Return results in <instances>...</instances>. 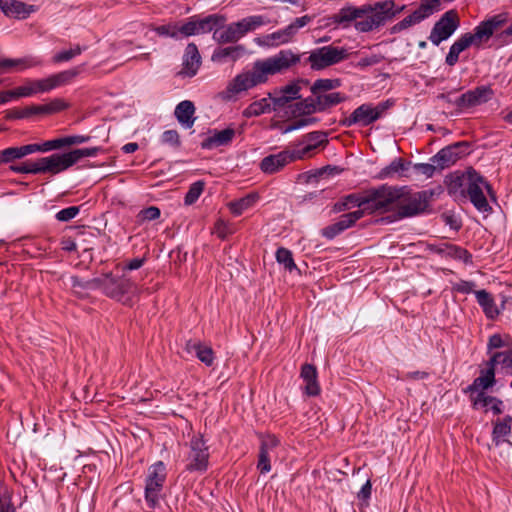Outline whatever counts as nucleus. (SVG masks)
<instances>
[{"label":"nucleus","instance_id":"f257e3e1","mask_svg":"<svg viewBox=\"0 0 512 512\" xmlns=\"http://www.w3.org/2000/svg\"><path fill=\"white\" fill-rule=\"evenodd\" d=\"M301 55L292 50H281L274 56L254 62L251 70L235 76L221 93L223 100L230 101L241 92L265 83L268 77L288 70L300 62Z\"/></svg>","mask_w":512,"mask_h":512},{"label":"nucleus","instance_id":"f03ea898","mask_svg":"<svg viewBox=\"0 0 512 512\" xmlns=\"http://www.w3.org/2000/svg\"><path fill=\"white\" fill-rule=\"evenodd\" d=\"M393 0L379 1L360 7L346 6L333 15L334 23L348 27L354 22V27L360 32H370L393 19L397 14Z\"/></svg>","mask_w":512,"mask_h":512},{"label":"nucleus","instance_id":"7ed1b4c3","mask_svg":"<svg viewBox=\"0 0 512 512\" xmlns=\"http://www.w3.org/2000/svg\"><path fill=\"white\" fill-rule=\"evenodd\" d=\"M460 187H463V192H466L470 201L478 211L487 212L490 210L483 190L486 189L487 192L491 194V186L475 170L467 171L466 174L453 177L449 184L450 191H456Z\"/></svg>","mask_w":512,"mask_h":512},{"label":"nucleus","instance_id":"20e7f679","mask_svg":"<svg viewBox=\"0 0 512 512\" xmlns=\"http://www.w3.org/2000/svg\"><path fill=\"white\" fill-rule=\"evenodd\" d=\"M78 73L77 69H70L44 79H28L22 86L16 88V97H30L38 93L49 92L57 87L68 84Z\"/></svg>","mask_w":512,"mask_h":512},{"label":"nucleus","instance_id":"39448f33","mask_svg":"<svg viewBox=\"0 0 512 512\" xmlns=\"http://www.w3.org/2000/svg\"><path fill=\"white\" fill-rule=\"evenodd\" d=\"M402 195L399 199L397 211L393 216L383 218V221L393 222L404 218L414 217L423 213L428 207V198L425 191L413 192L407 186H402Z\"/></svg>","mask_w":512,"mask_h":512},{"label":"nucleus","instance_id":"423d86ee","mask_svg":"<svg viewBox=\"0 0 512 512\" xmlns=\"http://www.w3.org/2000/svg\"><path fill=\"white\" fill-rule=\"evenodd\" d=\"M505 23V18L502 15H496L486 21L481 22L475 27L473 33H465L453 44L455 48L463 52L471 45L480 46L483 42L490 39L493 33L498 30Z\"/></svg>","mask_w":512,"mask_h":512},{"label":"nucleus","instance_id":"0eeeda50","mask_svg":"<svg viewBox=\"0 0 512 512\" xmlns=\"http://www.w3.org/2000/svg\"><path fill=\"white\" fill-rule=\"evenodd\" d=\"M166 478L167 469L162 461H158L148 468L145 478V501L150 509L159 506Z\"/></svg>","mask_w":512,"mask_h":512},{"label":"nucleus","instance_id":"6e6552de","mask_svg":"<svg viewBox=\"0 0 512 512\" xmlns=\"http://www.w3.org/2000/svg\"><path fill=\"white\" fill-rule=\"evenodd\" d=\"M97 289L104 295L117 301H122L126 294L132 292L136 286L124 275L115 276L112 273H105L97 277Z\"/></svg>","mask_w":512,"mask_h":512},{"label":"nucleus","instance_id":"1a4fd4ad","mask_svg":"<svg viewBox=\"0 0 512 512\" xmlns=\"http://www.w3.org/2000/svg\"><path fill=\"white\" fill-rule=\"evenodd\" d=\"M402 187L381 185L371 189L372 201L370 212H388L398 208L399 199L402 195Z\"/></svg>","mask_w":512,"mask_h":512},{"label":"nucleus","instance_id":"9d476101","mask_svg":"<svg viewBox=\"0 0 512 512\" xmlns=\"http://www.w3.org/2000/svg\"><path fill=\"white\" fill-rule=\"evenodd\" d=\"M347 57L346 49L328 45L311 51L305 62L310 64L312 70L318 71L337 64Z\"/></svg>","mask_w":512,"mask_h":512},{"label":"nucleus","instance_id":"9b49d317","mask_svg":"<svg viewBox=\"0 0 512 512\" xmlns=\"http://www.w3.org/2000/svg\"><path fill=\"white\" fill-rule=\"evenodd\" d=\"M311 21V17L308 15L296 18L287 27L275 31L273 33L258 37L255 42L263 47H275L291 42L298 30L306 26Z\"/></svg>","mask_w":512,"mask_h":512},{"label":"nucleus","instance_id":"f8f14e48","mask_svg":"<svg viewBox=\"0 0 512 512\" xmlns=\"http://www.w3.org/2000/svg\"><path fill=\"white\" fill-rule=\"evenodd\" d=\"M186 470L190 472H205L209 463V450L201 434H194L188 444Z\"/></svg>","mask_w":512,"mask_h":512},{"label":"nucleus","instance_id":"ddd939ff","mask_svg":"<svg viewBox=\"0 0 512 512\" xmlns=\"http://www.w3.org/2000/svg\"><path fill=\"white\" fill-rule=\"evenodd\" d=\"M459 27L458 14L454 10L445 12L441 18L434 24L429 40L438 46L442 41L447 40Z\"/></svg>","mask_w":512,"mask_h":512},{"label":"nucleus","instance_id":"4468645a","mask_svg":"<svg viewBox=\"0 0 512 512\" xmlns=\"http://www.w3.org/2000/svg\"><path fill=\"white\" fill-rule=\"evenodd\" d=\"M386 109V105H378L372 107L370 104H362L356 108L349 117L341 120V125L351 127L359 124L361 126H368L378 120Z\"/></svg>","mask_w":512,"mask_h":512},{"label":"nucleus","instance_id":"2eb2a0df","mask_svg":"<svg viewBox=\"0 0 512 512\" xmlns=\"http://www.w3.org/2000/svg\"><path fill=\"white\" fill-rule=\"evenodd\" d=\"M493 96V91L488 86H479L459 96L454 105L459 109H468L488 102Z\"/></svg>","mask_w":512,"mask_h":512},{"label":"nucleus","instance_id":"dca6fc26","mask_svg":"<svg viewBox=\"0 0 512 512\" xmlns=\"http://www.w3.org/2000/svg\"><path fill=\"white\" fill-rule=\"evenodd\" d=\"M295 150H283L277 154L264 157L260 162V169L266 174H274L283 169L287 164L300 159Z\"/></svg>","mask_w":512,"mask_h":512},{"label":"nucleus","instance_id":"f3484780","mask_svg":"<svg viewBox=\"0 0 512 512\" xmlns=\"http://www.w3.org/2000/svg\"><path fill=\"white\" fill-rule=\"evenodd\" d=\"M466 146L464 142L455 143L441 149L436 155L431 158V162L438 166L439 170H443L455 164L464 154L461 150Z\"/></svg>","mask_w":512,"mask_h":512},{"label":"nucleus","instance_id":"a211bd4d","mask_svg":"<svg viewBox=\"0 0 512 512\" xmlns=\"http://www.w3.org/2000/svg\"><path fill=\"white\" fill-rule=\"evenodd\" d=\"M279 440L273 435H266L261 438L257 469L261 473H268L271 470V457Z\"/></svg>","mask_w":512,"mask_h":512},{"label":"nucleus","instance_id":"6ab92c4d","mask_svg":"<svg viewBox=\"0 0 512 512\" xmlns=\"http://www.w3.org/2000/svg\"><path fill=\"white\" fill-rule=\"evenodd\" d=\"M201 64V56L194 43H189L183 56L182 69L180 75L193 77L196 75Z\"/></svg>","mask_w":512,"mask_h":512},{"label":"nucleus","instance_id":"aec40b11","mask_svg":"<svg viewBox=\"0 0 512 512\" xmlns=\"http://www.w3.org/2000/svg\"><path fill=\"white\" fill-rule=\"evenodd\" d=\"M45 168V173L58 174L72 165L70 156L67 153L63 154H52L48 157L42 158V163Z\"/></svg>","mask_w":512,"mask_h":512},{"label":"nucleus","instance_id":"412c9836","mask_svg":"<svg viewBox=\"0 0 512 512\" xmlns=\"http://www.w3.org/2000/svg\"><path fill=\"white\" fill-rule=\"evenodd\" d=\"M495 369L493 366H487L485 370H481L480 376L474 379L471 385L466 389L467 392L485 393V390L495 384Z\"/></svg>","mask_w":512,"mask_h":512},{"label":"nucleus","instance_id":"4be33fe9","mask_svg":"<svg viewBox=\"0 0 512 512\" xmlns=\"http://www.w3.org/2000/svg\"><path fill=\"white\" fill-rule=\"evenodd\" d=\"M301 378L305 382V393L308 396H317L320 393V386L317 381V369L312 364H304L301 367Z\"/></svg>","mask_w":512,"mask_h":512},{"label":"nucleus","instance_id":"5701e85b","mask_svg":"<svg viewBox=\"0 0 512 512\" xmlns=\"http://www.w3.org/2000/svg\"><path fill=\"white\" fill-rule=\"evenodd\" d=\"M471 401L474 409L486 408L485 411L491 410L495 415H499L503 412V402L486 393H478L476 396L471 395Z\"/></svg>","mask_w":512,"mask_h":512},{"label":"nucleus","instance_id":"b1692460","mask_svg":"<svg viewBox=\"0 0 512 512\" xmlns=\"http://www.w3.org/2000/svg\"><path fill=\"white\" fill-rule=\"evenodd\" d=\"M1 11L8 17L17 19H25L35 11L34 6L27 5L23 2L11 0L10 2L1 3Z\"/></svg>","mask_w":512,"mask_h":512},{"label":"nucleus","instance_id":"393cba45","mask_svg":"<svg viewBox=\"0 0 512 512\" xmlns=\"http://www.w3.org/2000/svg\"><path fill=\"white\" fill-rule=\"evenodd\" d=\"M235 136L233 128H226L221 131H214L212 135L202 142V148L212 149L219 146L228 145Z\"/></svg>","mask_w":512,"mask_h":512},{"label":"nucleus","instance_id":"a878e982","mask_svg":"<svg viewBox=\"0 0 512 512\" xmlns=\"http://www.w3.org/2000/svg\"><path fill=\"white\" fill-rule=\"evenodd\" d=\"M195 107L189 100L180 102L175 108V116L178 122L186 129L191 128L195 122Z\"/></svg>","mask_w":512,"mask_h":512},{"label":"nucleus","instance_id":"bb28decb","mask_svg":"<svg viewBox=\"0 0 512 512\" xmlns=\"http://www.w3.org/2000/svg\"><path fill=\"white\" fill-rule=\"evenodd\" d=\"M512 416L506 415L502 420L494 423L492 440L498 446L503 442H509L506 438L511 434Z\"/></svg>","mask_w":512,"mask_h":512},{"label":"nucleus","instance_id":"cd10ccee","mask_svg":"<svg viewBox=\"0 0 512 512\" xmlns=\"http://www.w3.org/2000/svg\"><path fill=\"white\" fill-rule=\"evenodd\" d=\"M42 64V61L36 57H25L19 59H0V68L5 70L15 69L22 71L27 68L36 67Z\"/></svg>","mask_w":512,"mask_h":512},{"label":"nucleus","instance_id":"c85d7f7f","mask_svg":"<svg viewBox=\"0 0 512 512\" xmlns=\"http://www.w3.org/2000/svg\"><path fill=\"white\" fill-rule=\"evenodd\" d=\"M270 20L263 15H252L236 22L241 36H245L248 32L254 31L261 26L267 25Z\"/></svg>","mask_w":512,"mask_h":512},{"label":"nucleus","instance_id":"c756f323","mask_svg":"<svg viewBox=\"0 0 512 512\" xmlns=\"http://www.w3.org/2000/svg\"><path fill=\"white\" fill-rule=\"evenodd\" d=\"M409 165L410 162H406L403 158H396L388 166L381 169L376 178L379 180H384L393 178L396 175H401L405 170L408 169Z\"/></svg>","mask_w":512,"mask_h":512},{"label":"nucleus","instance_id":"7c9ffc66","mask_svg":"<svg viewBox=\"0 0 512 512\" xmlns=\"http://www.w3.org/2000/svg\"><path fill=\"white\" fill-rule=\"evenodd\" d=\"M213 37L218 43H234L242 38L236 22L223 27L221 30H215Z\"/></svg>","mask_w":512,"mask_h":512},{"label":"nucleus","instance_id":"2f4dec72","mask_svg":"<svg viewBox=\"0 0 512 512\" xmlns=\"http://www.w3.org/2000/svg\"><path fill=\"white\" fill-rule=\"evenodd\" d=\"M475 295L487 318L493 319L499 314L494 299L487 291L479 290L475 292Z\"/></svg>","mask_w":512,"mask_h":512},{"label":"nucleus","instance_id":"473e14b6","mask_svg":"<svg viewBox=\"0 0 512 512\" xmlns=\"http://www.w3.org/2000/svg\"><path fill=\"white\" fill-rule=\"evenodd\" d=\"M319 112H323L333 106L344 102L347 97L340 92H330L316 95Z\"/></svg>","mask_w":512,"mask_h":512},{"label":"nucleus","instance_id":"72a5a7b5","mask_svg":"<svg viewBox=\"0 0 512 512\" xmlns=\"http://www.w3.org/2000/svg\"><path fill=\"white\" fill-rule=\"evenodd\" d=\"M226 19L224 16L213 14L205 18H196L197 34L211 32L215 27L223 26Z\"/></svg>","mask_w":512,"mask_h":512},{"label":"nucleus","instance_id":"f704fd0d","mask_svg":"<svg viewBox=\"0 0 512 512\" xmlns=\"http://www.w3.org/2000/svg\"><path fill=\"white\" fill-rule=\"evenodd\" d=\"M501 365V368L507 373L512 375V349L503 352H496L491 355L487 366Z\"/></svg>","mask_w":512,"mask_h":512},{"label":"nucleus","instance_id":"c9c22d12","mask_svg":"<svg viewBox=\"0 0 512 512\" xmlns=\"http://www.w3.org/2000/svg\"><path fill=\"white\" fill-rule=\"evenodd\" d=\"M244 51L245 49L242 45L218 48L213 52L212 60L222 62L230 58L235 61L243 55Z\"/></svg>","mask_w":512,"mask_h":512},{"label":"nucleus","instance_id":"e433bc0d","mask_svg":"<svg viewBox=\"0 0 512 512\" xmlns=\"http://www.w3.org/2000/svg\"><path fill=\"white\" fill-rule=\"evenodd\" d=\"M427 17H429V14L424 10V8L419 6L413 13H411L410 15L406 16L403 20L398 22L393 27L392 30L393 32L404 30L414 24L421 22Z\"/></svg>","mask_w":512,"mask_h":512},{"label":"nucleus","instance_id":"4c0bfd02","mask_svg":"<svg viewBox=\"0 0 512 512\" xmlns=\"http://www.w3.org/2000/svg\"><path fill=\"white\" fill-rule=\"evenodd\" d=\"M258 199L257 193H250L236 201L230 202L228 206L234 215L239 216L245 210L251 208Z\"/></svg>","mask_w":512,"mask_h":512},{"label":"nucleus","instance_id":"58836bf2","mask_svg":"<svg viewBox=\"0 0 512 512\" xmlns=\"http://www.w3.org/2000/svg\"><path fill=\"white\" fill-rule=\"evenodd\" d=\"M326 134L324 132L320 131H314L311 133H308L306 135V139L309 142L308 145H306L303 149L297 150L296 153H298L300 156L299 158H304L309 152L316 149L319 145L322 143H327V140L325 139Z\"/></svg>","mask_w":512,"mask_h":512},{"label":"nucleus","instance_id":"ea45409f","mask_svg":"<svg viewBox=\"0 0 512 512\" xmlns=\"http://www.w3.org/2000/svg\"><path fill=\"white\" fill-rule=\"evenodd\" d=\"M315 112H319V110L317 98L314 95L295 103L293 106V114L297 116L311 115Z\"/></svg>","mask_w":512,"mask_h":512},{"label":"nucleus","instance_id":"a19ab883","mask_svg":"<svg viewBox=\"0 0 512 512\" xmlns=\"http://www.w3.org/2000/svg\"><path fill=\"white\" fill-rule=\"evenodd\" d=\"M341 86V80L338 78L335 79H317L313 85L311 86L312 95H320L328 93L334 89H337Z\"/></svg>","mask_w":512,"mask_h":512},{"label":"nucleus","instance_id":"79ce46f5","mask_svg":"<svg viewBox=\"0 0 512 512\" xmlns=\"http://www.w3.org/2000/svg\"><path fill=\"white\" fill-rule=\"evenodd\" d=\"M270 111V102L267 98H262L251 103L244 111L246 118L256 117Z\"/></svg>","mask_w":512,"mask_h":512},{"label":"nucleus","instance_id":"37998d69","mask_svg":"<svg viewBox=\"0 0 512 512\" xmlns=\"http://www.w3.org/2000/svg\"><path fill=\"white\" fill-rule=\"evenodd\" d=\"M70 283L74 292L80 296H83L85 291L96 290L98 282L97 277L87 281H83L77 276H72L70 277Z\"/></svg>","mask_w":512,"mask_h":512},{"label":"nucleus","instance_id":"c03bdc74","mask_svg":"<svg viewBox=\"0 0 512 512\" xmlns=\"http://www.w3.org/2000/svg\"><path fill=\"white\" fill-rule=\"evenodd\" d=\"M371 198V189L367 190L363 195L360 194H350L346 196V200L352 207H359L363 208L362 210L365 212V210L370 211V207L372 204Z\"/></svg>","mask_w":512,"mask_h":512},{"label":"nucleus","instance_id":"a18cd8bd","mask_svg":"<svg viewBox=\"0 0 512 512\" xmlns=\"http://www.w3.org/2000/svg\"><path fill=\"white\" fill-rule=\"evenodd\" d=\"M101 151L100 147H92V148H80L75 149L68 152V156H70L72 165L76 164L80 159L84 157H94Z\"/></svg>","mask_w":512,"mask_h":512},{"label":"nucleus","instance_id":"49530a36","mask_svg":"<svg viewBox=\"0 0 512 512\" xmlns=\"http://www.w3.org/2000/svg\"><path fill=\"white\" fill-rule=\"evenodd\" d=\"M276 260L278 263L283 264L285 269L290 272L296 269V264L294 263L292 253L290 250L286 248H278L276 251Z\"/></svg>","mask_w":512,"mask_h":512},{"label":"nucleus","instance_id":"de8ad7c7","mask_svg":"<svg viewBox=\"0 0 512 512\" xmlns=\"http://www.w3.org/2000/svg\"><path fill=\"white\" fill-rule=\"evenodd\" d=\"M204 185L205 184L203 181H197L191 184L188 192L185 195L184 203L186 205L194 204L202 194L204 190Z\"/></svg>","mask_w":512,"mask_h":512},{"label":"nucleus","instance_id":"09e8293b","mask_svg":"<svg viewBox=\"0 0 512 512\" xmlns=\"http://www.w3.org/2000/svg\"><path fill=\"white\" fill-rule=\"evenodd\" d=\"M42 108L38 109L43 114H54L68 108V104L60 98L53 99L50 103L41 105Z\"/></svg>","mask_w":512,"mask_h":512},{"label":"nucleus","instance_id":"8fccbe9b","mask_svg":"<svg viewBox=\"0 0 512 512\" xmlns=\"http://www.w3.org/2000/svg\"><path fill=\"white\" fill-rule=\"evenodd\" d=\"M445 257L463 260L466 263L471 261V254L467 250L453 244H449Z\"/></svg>","mask_w":512,"mask_h":512},{"label":"nucleus","instance_id":"3c124183","mask_svg":"<svg viewBox=\"0 0 512 512\" xmlns=\"http://www.w3.org/2000/svg\"><path fill=\"white\" fill-rule=\"evenodd\" d=\"M197 358L207 366H211L214 361V353L211 347L200 344L195 352Z\"/></svg>","mask_w":512,"mask_h":512},{"label":"nucleus","instance_id":"603ef678","mask_svg":"<svg viewBox=\"0 0 512 512\" xmlns=\"http://www.w3.org/2000/svg\"><path fill=\"white\" fill-rule=\"evenodd\" d=\"M83 51V48L80 45H76L74 48H71L69 50H64L61 52H58L53 56V62L60 63V62H66L71 60L77 55H80Z\"/></svg>","mask_w":512,"mask_h":512},{"label":"nucleus","instance_id":"864d4df0","mask_svg":"<svg viewBox=\"0 0 512 512\" xmlns=\"http://www.w3.org/2000/svg\"><path fill=\"white\" fill-rule=\"evenodd\" d=\"M197 35L196 17H191L186 23L178 26V38Z\"/></svg>","mask_w":512,"mask_h":512},{"label":"nucleus","instance_id":"5fc2aeb1","mask_svg":"<svg viewBox=\"0 0 512 512\" xmlns=\"http://www.w3.org/2000/svg\"><path fill=\"white\" fill-rule=\"evenodd\" d=\"M364 216L363 210H356L353 212H349L340 217L339 221L346 227V229L352 227L356 221L361 219Z\"/></svg>","mask_w":512,"mask_h":512},{"label":"nucleus","instance_id":"6e6d98bb","mask_svg":"<svg viewBox=\"0 0 512 512\" xmlns=\"http://www.w3.org/2000/svg\"><path fill=\"white\" fill-rule=\"evenodd\" d=\"M21 159L18 147H9L0 151V164L12 162Z\"/></svg>","mask_w":512,"mask_h":512},{"label":"nucleus","instance_id":"4d7b16f0","mask_svg":"<svg viewBox=\"0 0 512 512\" xmlns=\"http://www.w3.org/2000/svg\"><path fill=\"white\" fill-rule=\"evenodd\" d=\"M80 211L78 206H70L57 212L56 219L61 222H67L75 218Z\"/></svg>","mask_w":512,"mask_h":512},{"label":"nucleus","instance_id":"13d9d810","mask_svg":"<svg viewBox=\"0 0 512 512\" xmlns=\"http://www.w3.org/2000/svg\"><path fill=\"white\" fill-rule=\"evenodd\" d=\"M160 214L161 212L158 207L150 206L148 208L142 209L138 214V218L140 221H152L158 219Z\"/></svg>","mask_w":512,"mask_h":512},{"label":"nucleus","instance_id":"bf43d9fd","mask_svg":"<svg viewBox=\"0 0 512 512\" xmlns=\"http://www.w3.org/2000/svg\"><path fill=\"white\" fill-rule=\"evenodd\" d=\"M154 30L160 36H169L174 39H179L178 26L175 24L161 25L156 27Z\"/></svg>","mask_w":512,"mask_h":512},{"label":"nucleus","instance_id":"052dcab7","mask_svg":"<svg viewBox=\"0 0 512 512\" xmlns=\"http://www.w3.org/2000/svg\"><path fill=\"white\" fill-rule=\"evenodd\" d=\"M300 86L296 83L288 84L280 89V91L286 95L290 101L300 99Z\"/></svg>","mask_w":512,"mask_h":512},{"label":"nucleus","instance_id":"680f3d73","mask_svg":"<svg viewBox=\"0 0 512 512\" xmlns=\"http://www.w3.org/2000/svg\"><path fill=\"white\" fill-rule=\"evenodd\" d=\"M414 169L425 175L427 178H431L436 169H438V166H436V164H434L433 162L432 163H417L414 165Z\"/></svg>","mask_w":512,"mask_h":512},{"label":"nucleus","instance_id":"e2e57ef3","mask_svg":"<svg viewBox=\"0 0 512 512\" xmlns=\"http://www.w3.org/2000/svg\"><path fill=\"white\" fill-rule=\"evenodd\" d=\"M269 99L273 103V109L277 110L278 108L284 107L287 103L291 102L290 99L284 95L280 90L272 95L269 93Z\"/></svg>","mask_w":512,"mask_h":512},{"label":"nucleus","instance_id":"0e129e2a","mask_svg":"<svg viewBox=\"0 0 512 512\" xmlns=\"http://www.w3.org/2000/svg\"><path fill=\"white\" fill-rule=\"evenodd\" d=\"M42 108L41 105H31L23 110L16 111L13 117L15 118H26L31 115H37V114H43L42 111H39L38 109Z\"/></svg>","mask_w":512,"mask_h":512},{"label":"nucleus","instance_id":"69168bd1","mask_svg":"<svg viewBox=\"0 0 512 512\" xmlns=\"http://www.w3.org/2000/svg\"><path fill=\"white\" fill-rule=\"evenodd\" d=\"M474 286L475 284L473 282L461 280L453 285V290L463 294H469L473 291Z\"/></svg>","mask_w":512,"mask_h":512},{"label":"nucleus","instance_id":"338daca9","mask_svg":"<svg viewBox=\"0 0 512 512\" xmlns=\"http://www.w3.org/2000/svg\"><path fill=\"white\" fill-rule=\"evenodd\" d=\"M440 0H422L420 6L430 15L440 8Z\"/></svg>","mask_w":512,"mask_h":512},{"label":"nucleus","instance_id":"774afa93","mask_svg":"<svg viewBox=\"0 0 512 512\" xmlns=\"http://www.w3.org/2000/svg\"><path fill=\"white\" fill-rule=\"evenodd\" d=\"M162 141L167 144H179V134L176 130H167L162 134Z\"/></svg>","mask_w":512,"mask_h":512}]
</instances>
